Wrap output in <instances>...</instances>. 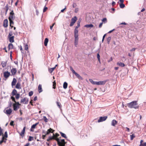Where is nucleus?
Here are the masks:
<instances>
[{
  "label": "nucleus",
  "mask_w": 146,
  "mask_h": 146,
  "mask_svg": "<svg viewBox=\"0 0 146 146\" xmlns=\"http://www.w3.org/2000/svg\"><path fill=\"white\" fill-rule=\"evenodd\" d=\"M106 82V81H100L99 82H96L95 84L97 85H103L105 84Z\"/></svg>",
  "instance_id": "nucleus-6"
},
{
  "label": "nucleus",
  "mask_w": 146,
  "mask_h": 146,
  "mask_svg": "<svg viewBox=\"0 0 146 146\" xmlns=\"http://www.w3.org/2000/svg\"><path fill=\"white\" fill-rule=\"evenodd\" d=\"M28 45L27 44H26L25 46V49L26 50H27L28 49Z\"/></svg>",
  "instance_id": "nucleus-52"
},
{
  "label": "nucleus",
  "mask_w": 146,
  "mask_h": 146,
  "mask_svg": "<svg viewBox=\"0 0 146 146\" xmlns=\"http://www.w3.org/2000/svg\"><path fill=\"white\" fill-rule=\"evenodd\" d=\"M17 93V91L15 89H14L13 90L11 94L13 95V96H15L16 95Z\"/></svg>",
  "instance_id": "nucleus-23"
},
{
  "label": "nucleus",
  "mask_w": 146,
  "mask_h": 146,
  "mask_svg": "<svg viewBox=\"0 0 146 146\" xmlns=\"http://www.w3.org/2000/svg\"><path fill=\"white\" fill-rule=\"evenodd\" d=\"M8 21L7 19H5L4 20L3 22V26L4 27L6 28L8 27Z\"/></svg>",
  "instance_id": "nucleus-9"
},
{
  "label": "nucleus",
  "mask_w": 146,
  "mask_h": 146,
  "mask_svg": "<svg viewBox=\"0 0 146 146\" xmlns=\"http://www.w3.org/2000/svg\"><path fill=\"white\" fill-rule=\"evenodd\" d=\"M56 104H57V106L59 107V108H60V104L58 102H56Z\"/></svg>",
  "instance_id": "nucleus-54"
},
{
  "label": "nucleus",
  "mask_w": 146,
  "mask_h": 146,
  "mask_svg": "<svg viewBox=\"0 0 146 146\" xmlns=\"http://www.w3.org/2000/svg\"><path fill=\"white\" fill-rule=\"evenodd\" d=\"M1 65L3 68H4L6 67L7 64V62L5 61H2L1 62Z\"/></svg>",
  "instance_id": "nucleus-25"
},
{
  "label": "nucleus",
  "mask_w": 146,
  "mask_h": 146,
  "mask_svg": "<svg viewBox=\"0 0 146 146\" xmlns=\"http://www.w3.org/2000/svg\"><path fill=\"white\" fill-rule=\"evenodd\" d=\"M127 24L125 23V22H122L121 23H120L119 24V25H127Z\"/></svg>",
  "instance_id": "nucleus-58"
},
{
  "label": "nucleus",
  "mask_w": 146,
  "mask_h": 146,
  "mask_svg": "<svg viewBox=\"0 0 146 146\" xmlns=\"http://www.w3.org/2000/svg\"><path fill=\"white\" fill-rule=\"evenodd\" d=\"M70 69L72 71V73L74 74L76 73V72H75V71L73 69L72 67H71L70 68Z\"/></svg>",
  "instance_id": "nucleus-48"
},
{
  "label": "nucleus",
  "mask_w": 146,
  "mask_h": 146,
  "mask_svg": "<svg viewBox=\"0 0 146 146\" xmlns=\"http://www.w3.org/2000/svg\"><path fill=\"white\" fill-rule=\"evenodd\" d=\"M48 41V39L47 38H46L44 41V45L45 46H46L47 43Z\"/></svg>",
  "instance_id": "nucleus-28"
},
{
  "label": "nucleus",
  "mask_w": 146,
  "mask_h": 146,
  "mask_svg": "<svg viewBox=\"0 0 146 146\" xmlns=\"http://www.w3.org/2000/svg\"><path fill=\"white\" fill-rule=\"evenodd\" d=\"M90 82L93 84H95L96 82L94 81L92 79H89Z\"/></svg>",
  "instance_id": "nucleus-40"
},
{
  "label": "nucleus",
  "mask_w": 146,
  "mask_h": 146,
  "mask_svg": "<svg viewBox=\"0 0 146 146\" xmlns=\"http://www.w3.org/2000/svg\"><path fill=\"white\" fill-rule=\"evenodd\" d=\"M107 118V116H105L104 117H101L98 120V122H100L105 121Z\"/></svg>",
  "instance_id": "nucleus-5"
},
{
  "label": "nucleus",
  "mask_w": 146,
  "mask_h": 146,
  "mask_svg": "<svg viewBox=\"0 0 146 146\" xmlns=\"http://www.w3.org/2000/svg\"><path fill=\"white\" fill-rule=\"evenodd\" d=\"M13 110L14 111L17 110L19 107V106H17L16 104H13Z\"/></svg>",
  "instance_id": "nucleus-13"
},
{
  "label": "nucleus",
  "mask_w": 146,
  "mask_h": 146,
  "mask_svg": "<svg viewBox=\"0 0 146 146\" xmlns=\"http://www.w3.org/2000/svg\"><path fill=\"white\" fill-rule=\"evenodd\" d=\"M33 94V92L32 91H31L29 93V96H32Z\"/></svg>",
  "instance_id": "nucleus-51"
},
{
  "label": "nucleus",
  "mask_w": 146,
  "mask_h": 146,
  "mask_svg": "<svg viewBox=\"0 0 146 146\" xmlns=\"http://www.w3.org/2000/svg\"><path fill=\"white\" fill-rule=\"evenodd\" d=\"M13 96L11 97V99L14 102H16L15 98Z\"/></svg>",
  "instance_id": "nucleus-45"
},
{
  "label": "nucleus",
  "mask_w": 146,
  "mask_h": 146,
  "mask_svg": "<svg viewBox=\"0 0 146 146\" xmlns=\"http://www.w3.org/2000/svg\"><path fill=\"white\" fill-rule=\"evenodd\" d=\"M8 47L9 50L10 49H13V44L11 43H9L8 45Z\"/></svg>",
  "instance_id": "nucleus-27"
},
{
  "label": "nucleus",
  "mask_w": 146,
  "mask_h": 146,
  "mask_svg": "<svg viewBox=\"0 0 146 146\" xmlns=\"http://www.w3.org/2000/svg\"><path fill=\"white\" fill-rule=\"evenodd\" d=\"M142 146H146V142L144 143Z\"/></svg>",
  "instance_id": "nucleus-64"
},
{
  "label": "nucleus",
  "mask_w": 146,
  "mask_h": 146,
  "mask_svg": "<svg viewBox=\"0 0 146 146\" xmlns=\"http://www.w3.org/2000/svg\"><path fill=\"white\" fill-rule=\"evenodd\" d=\"M135 136L134 134H133L130 135V139L132 140L135 137Z\"/></svg>",
  "instance_id": "nucleus-37"
},
{
  "label": "nucleus",
  "mask_w": 146,
  "mask_h": 146,
  "mask_svg": "<svg viewBox=\"0 0 146 146\" xmlns=\"http://www.w3.org/2000/svg\"><path fill=\"white\" fill-rule=\"evenodd\" d=\"M6 140L7 139L5 138L4 136H3L2 137V140L0 141V144L1 145L2 143L3 142L5 143L6 142Z\"/></svg>",
  "instance_id": "nucleus-16"
},
{
  "label": "nucleus",
  "mask_w": 146,
  "mask_h": 146,
  "mask_svg": "<svg viewBox=\"0 0 146 146\" xmlns=\"http://www.w3.org/2000/svg\"><path fill=\"white\" fill-rule=\"evenodd\" d=\"M120 7L121 8H123L125 7V5L123 4V3H121L119 4Z\"/></svg>",
  "instance_id": "nucleus-33"
},
{
  "label": "nucleus",
  "mask_w": 146,
  "mask_h": 146,
  "mask_svg": "<svg viewBox=\"0 0 146 146\" xmlns=\"http://www.w3.org/2000/svg\"><path fill=\"white\" fill-rule=\"evenodd\" d=\"M57 142L59 146H64L65 144L64 139H62L60 140L58 138H57L56 139Z\"/></svg>",
  "instance_id": "nucleus-2"
},
{
  "label": "nucleus",
  "mask_w": 146,
  "mask_h": 146,
  "mask_svg": "<svg viewBox=\"0 0 146 146\" xmlns=\"http://www.w3.org/2000/svg\"><path fill=\"white\" fill-rule=\"evenodd\" d=\"M14 121H12L10 123V125L11 126H13Z\"/></svg>",
  "instance_id": "nucleus-55"
},
{
  "label": "nucleus",
  "mask_w": 146,
  "mask_h": 146,
  "mask_svg": "<svg viewBox=\"0 0 146 146\" xmlns=\"http://www.w3.org/2000/svg\"><path fill=\"white\" fill-rule=\"evenodd\" d=\"M117 65L121 67H123L125 66V65L124 63L120 62H118L117 63Z\"/></svg>",
  "instance_id": "nucleus-17"
},
{
  "label": "nucleus",
  "mask_w": 146,
  "mask_h": 146,
  "mask_svg": "<svg viewBox=\"0 0 146 146\" xmlns=\"http://www.w3.org/2000/svg\"><path fill=\"white\" fill-rule=\"evenodd\" d=\"M74 45L77 46L78 43V37H74Z\"/></svg>",
  "instance_id": "nucleus-10"
},
{
  "label": "nucleus",
  "mask_w": 146,
  "mask_h": 146,
  "mask_svg": "<svg viewBox=\"0 0 146 146\" xmlns=\"http://www.w3.org/2000/svg\"><path fill=\"white\" fill-rule=\"evenodd\" d=\"M25 128H26L25 127H24L23 130H22V131H21V132L23 134H24L25 133Z\"/></svg>",
  "instance_id": "nucleus-49"
},
{
  "label": "nucleus",
  "mask_w": 146,
  "mask_h": 146,
  "mask_svg": "<svg viewBox=\"0 0 146 146\" xmlns=\"http://www.w3.org/2000/svg\"><path fill=\"white\" fill-rule=\"evenodd\" d=\"M12 112V110L11 109L9 108L6 110L5 113L8 115H10Z\"/></svg>",
  "instance_id": "nucleus-15"
},
{
  "label": "nucleus",
  "mask_w": 146,
  "mask_h": 146,
  "mask_svg": "<svg viewBox=\"0 0 146 146\" xmlns=\"http://www.w3.org/2000/svg\"><path fill=\"white\" fill-rule=\"evenodd\" d=\"M17 72V70L16 68H13L11 70V73L12 75L13 76Z\"/></svg>",
  "instance_id": "nucleus-8"
},
{
  "label": "nucleus",
  "mask_w": 146,
  "mask_h": 146,
  "mask_svg": "<svg viewBox=\"0 0 146 146\" xmlns=\"http://www.w3.org/2000/svg\"><path fill=\"white\" fill-rule=\"evenodd\" d=\"M78 8H76L75 9V12L76 13H77L78 12Z\"/></svg>",
  "instance_id": "nucleus-60"
},
{
  "label": "nucleus",
  "mask_w": 146,
  "mask_h": 146,
  "mask_svg": "<svg viewBox=\"0 0 146 146\" xmlns=\"http://www.w3.org/2000/svg\"><path fill=\"white\" fill-rule=\"evenodd\" d=\"M55 68V67H54L52 68H50L49 69V72L51 73L53 72Z\"/></svg>",
  "instance_id": "nucleus-35"
},
{
  "label": "nucleus",
  "mask_w": 146,
  "mask_h": 146,
  "mask_svg": "<svg viewBox=\"0 0 146 146\" xmlns=\"http://www.w3.org/2000/svg\"><path fill=\"white\" fill-rule=\"evenodd\" d=\"M3 129L1 128V127H0V136L2 134H3Z\"/></svg>",
  "instance_id": "nucleus-44"
},
{
  "label": "nucleus",
  "mask_w": 146,
  "mask_h": 146,
  "mask_svg": "<svg viewBox=\"0 0 146 146\" xmlns=\"http://www.w3.org/2000/svg\"><path fill=\"white\" fill-rule=\"evenodd\" d=\"M102 21L104 23H106L107 22V19L106 18H104L102 20Z\"/></svg>",
  "instance_id": "nucleus-39"
},
{
  "label": "nucleus",
  "mask_w": 146,
  "mask_h": 146,
  "mask_svg": "<svg viewBox=\"0 0 146 146\" xmlns=\"http://www.w3.org/2000/svg\"><path fill=\"white\" fill-rule=\"evenodd\" d=\"M54 131V130L52 129L51 128H50L47 130V131L49 133H53Z\"/></svg>",
  "instance_id": "nucleus-32"
},
{
  "label": "nucleus",
  "mask_w": 146,
  "mask_h": 146,
  "mask_svg": "<svg viewBox=\"0 0 146 146\" xmlns=\"http://www.w3.org/2000/svg\"><path fill=\"white\" fill-rule=\"evenodd\" d=\"M111 39V37L110 36L108 37L107 38V42L108 44H109L110 41Z\"/></svg>",
  "instance_id": "nucleus-38"
},
{
  "label": "nucleus",
  "mask_w": 146,
  "mask_h": 146,
  "mask_svg": "<svg viewBox=\"0 0 146 146\" xmlns=\"http://www.w3.org/2000/svg\"><path fill=\"white\" fill-rule=\"evenodd\" d=\"M143 141L142 140H141V141H140V144L139 145V146H142V145H143Z\"/></svg>",
  "instance_id": "nucleus-57"
},
{
  "label": "nucleus",
  "mask_w": 146,
  "mask_h": 146,
  "mask_svg": "<svg viewBox=\"0 0 146 146\" xmlns=\"http://www.w3.org/2000/svg\"><path fill=\"white\" fill-rule=\"evenodd\" d=\"M33 137L29 136L28 140L29 141H31L33 140Z\"/></svg>",
  "instance_id": "nucleus-43"
},
{
  "label": "nucleus",
  "mask_w": 146,
  "mask_h": 146,
  "mask_svg": "<svg viewBox=\"0 0 146 146\" xmlns=\"http://www.w3.org/2000/svg\"><path fill=\"white\" fill-rule=\"evenodd\" d=\"M117 122L115 119H113L112 120L111 123V125L115 126L117 124Z\"/></svg>",
  "instance_id": "nucleus-12"
},
{
  "label": "nucleus",
  "mask_w": 146,
  "mask_h": 146,
  "mask_svg": "<svg viewBox=\"0 0 146 146\" xmlns=\"http://www.w3.org/2000/svg\"><path fill=\"white\" fill-rule=\"evenodd\" d=\"M43 119L45 122H47L48 121V119L45 116L43 117Z\"/></svg>",
  "instance_id": "nucleus-41"
},
{
  "label": "nucleus",
  "mask_w": 146,
  "mask_h": 146,
  "mask_svg": "<svg viewBox=\"0 0 146 146\" xmlns=\"http://www.w3.org/2000/svg\"><path fill=\"white\" fill-rule=\"evenodd\" d=\"M68 86V84L66 82H64L63 84V87L64 89H66L67 88Z\"/></svg>",
  "instance_id": "nucleus-29"
},
{
  "label": "nucleus",
  "mask_w": 146,
  "mask_h": 146,
  "mask_svg": "<svg viewBox=\"0 0 146 146\" xmlns=\"http://www.w3.org/2000/svg\"><path fill=\"white\" fill-rule=\"evenodd\" d=\"M9 39V42L11 43H13L14 42V36H12L10 37H8Z\"/></svg>",
  "instance_id": "nucleus-18"
},
{
  "label": "nucleus",
  "mask_w": 146,
  "mask_h": 146,
  "mask_svg": "<svg viewBox=\"0 0 146 146\" xmlns=\"http://www.w3.org/2000/svg\"><path fill=\"white\" fill-rule=\"evenodd\" d=\"M15 98L17 99H18L20 97V95L19 93L15 95Z\"/></svg>",
  "instance_id": "nucleus-42"
},
{
  "label": "nucleus",
  "mask_w": 146,
  "mask_h": 146,
  "mask_svg": "<svg viewBox=\"0 0 146 146\" xmlns=\"http://www.w3.org/2000/svg\"><path fill=\"white\" fill-rule=\"evenodd\" d=\"M127 106L130 108H134L135 109L139 108V106L137 105V101H134L127 104Z\"/></svg>",
  "instance_id": "nucleus-1"
},
{
  "label": "nucleus",
  "mask_w": 146,
  "mask_h": 146,
  "mask_svg": "<svg viewBox=\"0 0 146 146\" xmlns=\"http://www.w3.org/2000/svg\"><path fill=\"white\" fill-rule=\"evenodd\" d=\"M75 75L79 79L81 80L82 79V78L76 72L75 74Z\"/></svg>",
  "instance_id": "nucleus-26"
},
{
  "label": "nucleus",
  "mask_w": 146,
  "mask_h": 146,
  "mask_svg": "<svg viewBox=\"0 0 146 146\" xmlns=\"http://www.w3.org/2000/svg\"><path fill=\"white\" fill-rule=\"evenodd\" d=\"M5 8H6V10H5V14H6L7 13V12L9 9V7L8 4H7L6 6L5 7Z\"/></svg>",
  "instance_id": "nucleus-36"
},
{
  "label": "nucleus",
  "mask_w": 146,
  "mask_h": 146,
  "mask_svg": "<svg viewBox=\"0 0 146 146\" xmlns=\"http://www.w3.org/2000/svg\"><path fill=\"white\" fill-rule=\"evenodd\" d=\"M17 82V79L16 78H13V81H12V83H11L12 86H13L15 85Z\"/></svg>",
  "instance_id": "nucleus-14"
},
{
  "label": "nucleus",
  "mask_w": 146,
  "mask_h": 146,
  "mask_svg": "<svg viewBox=\"0 0 146 146\" xmlns=\"http://www.w3.org/2000/svg\"><path fill=\"white\" fill-rule=\"evenodd\" d=\"M9 16L8 18L9 20H14L15 15L14 13L13 10L11 11L10 13Z\"/></svg>",
  "instance_id": "nucleus-3"
},
{
  "label": "nucleus",
  "mask_w": 146,
  "mask_h": 146,
  "mask_svg": "<svg viewBox=\"0 0 146 146\" xmlns=\"http://www.w3.org/2000/svg\"><path fill=\"white\" fill-rule=\"evenodd\" d=\"M97 57L99 61H100V55L99 53H98L97 54Z\"/></svg>",
  "instance_id": "nucleus-53"
},
{
  "label": "nucleus",
  "mask_w": 146,
  "mask_h": 146,
  "mask_svg": "<svg viewBox=\"0 0 146 146\" xmlns=\"http://www.w3.org/2000/svg\"><path fill=\"white\" fill-rule=\"evenodd\" d=\"M12 106V103L11 102H10L9 103V107H11Z\"/></svg>",
  "instance_id": "nucleus-61"
},
{
  "label": "nucleus",
  "mask_w": 146,
  "mask_h": 146,
  "mask_svg": "<svg viewBox=\"0 0 146 146\" xmlns=\"http://www.w3.org/2000/svg\"><path fill=\"white\" fill-rule=\"evenodd\" d=\"M39 123V122H37L35 124H33L31 127V129H34L35 128L36 126Z\"/></svg>",
  "instance_id": "nucleus-31"
},
{
  "label": "nucleus",
  "mask_w": 146,
  "mask_h": 146,
  "mask_svg": "<svg viewBox=\"0 0 146 146\" xmlns=\"http://www.w3.org/2000/svg\"><path fill=\"white\" fill-rule=\"evenodd\" d=\"M53 88L54 89H55V86L56 85V82H55V81H54L53 82Z\"/></svg>",
  "instance_id": "nucleus-46"
},
{
  "label": "nucleus",
  "mask_w": 146,
  "mask_h": 146,
  "mask_svg": "<svg viewBox=\"0 0 146 146\" xmlns=\"http://www.w3.org/2000/svg\"><path fill=\"white\" fill-rule=\"evenodd\" d=\"M15 87L16 88L18 89H20L21 88V84L19 82H17V84L16 85Z\"/></svg>",
  "instance_id": "nucleus-21"
},
{
  "label": "nucleus",
  "mask_w": 146,
  "mask_h": 146,
  "mask_svg": "<svg viewBox=\"0 0 146 146\" xmlns=\"http://www.w3.org/2000/svg\"><path fill=\"white\" fill-rule=\"evenodd\" d=\"M29 99L27 98H24L21 100L20 102L21 103L24 104H27L28 103Z\"/></svg>",
  "instance_id": "nucleus-4"
},
{
  "label": "nucleus",
  "mask_w": 146,
  "mask_h": 146,
  "mask_svg": "<svg viewBox=\"0 0 146 146\" xmlns=\"http://www.w3.org/2000/svg\"><path fill=\"white\" fill-rule=\"evenodd\" d=\"M84 27L87 28H91L94 27V25L92 24H90L85 25L84 26Z\"/></svg>",
  "instance_id": "nucleus-20"
},
{
  "label": "nucleus",
  "mask_w": 146,
  "mask_h": 146,
  "mask_svg": "<svg viewBox=\"0 0 146 146\" xmlns=\"http://www.w3.org/2000/svg\"><path fill=\"white\" fill-rule=\"evenodd\" d=\"M74 23L71 22L70 24V26L71 27L73 26L74 25Z\"/></svg>",
  "instance_id": "nucleus-62"
},
{
  "label": "nucleus",
  "mask_w": 146,
  "mask_h": 146,
  "mask_svg": "<svg viewBox=\"0 0 146 146\" xmlns=\"http://www.w3.org/2000/svg\"><path fill=\"white\" fill-rule=\"evenodd\" d=\"M10 73L8 71L5 72L3 73V76L4 77L7 78L10 75Z\"/></svg>",
  "instance_id": "nucleus-7"
},
{
  "label": "nucleus",
  "mask_w": 146,
  "mask_h": 146,
  "mask_svg": "<svg viewBox=\"0 0 146 146\" xmlns=\"http://www.w3.org/2000/svg\"><path fill=\"white\" fill-rule=\"evenodd\" d=\"M12 35H13L12 32L11 31H10L9 33L8 36V37H9L11 36Z\"/></svg>",
  "instance_id": "nucleus-47"
},
{
  "label": "nucleus",
  "mask_w": 146,
  "mask_h": 146,
  "mask_svg": "<svg viewBox=\"0 0 146 146\" xmlns=\"http://www.w3.org/2000/svg\"><path fill=\"white\" fill-rule=\"evenodd\" d=\"M80 21L78 20V21L77 22V26L75 27V29H77L79 27L80 25Z\"/></svg>",
  "instance_id": "nucleus-30"
},
{
  "label": "nucleus",
  "mask_w": 146,
  "mask_h": 146,
  "mask_svg": "<svg viewBox=\"0 0 146 146\" xmlns=\"http://www.w3.org/2000/svg\"><path fill=\"white\" fill-rule=\"evenodd\" d=\"M5 137L7 138V137L8 135H7V131H5Z\"/></svg>",
  "instance_id": "nucleus-56"
},
{
  "label": "nucleus",
  "mask_w": 146,
  "mask_h": 146,
  "mask_svg": "<svg viewBox=\"0 0 146 146\" xmlns=\"http://www.w3.org/2000/svg\"><path fill=\"white\" fill-rule=\"evenodd\" d=\"M38 92L39 93L41 92H42V86L41 84H39L38 87Z\"/></svg>",
  "instance_id": "nucleus-22"
},
{
  "label": "nucleus",
  "mask_w": 146,
  "mask_h": 146,
  "mask_svg": "<svg viewBox=\"0 0 146 146\" xmlns=\"http://www.w3.org/2000/svg\"><path fill=\"white\" fill-rule=\"evenodd\" d=\"M47 9L48 8L47 7H46V6H44L43 10V12H45L46 11Z\"/></svg>",
  "instance_id": "nucleus-50"
},
{
  "label": "nucleus",
  "mask_w": 146,
  "mask_h": 146,
  "mask_svg": "<svg viewBox=\"0 0 146 146\" xmlns=\"http://www.w3.org/2000/svg\"><path fill=\"white\" fill-rule=\"evenodd\" d=\"M77 20V17L76 16H75L72 19L71 22L75 23Z\"/></svg>",
  "instance_id": "nucleus-19"
},
{
  "label": "nucleus",
  "mask_w": 146,
  "mask_h": 146,
  "mask_svg": "<svg viewBox=\"0 0 146 146\" xmlns=\"http://www.w3.org/2000/svg\"><path fill=\"white\" fill-rule=\"evenodd\" d=\"M13 20H9L10 23V26L12 28L13 27V25L14 24V22L13 21Z\"/></svg>",
  "instance_id": "nucleus-24"
},
{
  "label": "nucleus",
  "mask_w": 146,
  "mask_h": 146,
  "mask_svg": "<svg viewBox=\"0 0 146 146\" xmlns=\"http://www.w3.org/2000/svg\"><path fill=\"white\" fill-rule=\"evenodd\" d=\"M15 104H16V105L18 106H19L21 105V104H19V102H15Z\"/></svg>",
  "instance_id": "nucleus-59"
},
{
  "label": "nucleus",
  "mask_w": 146,
  "mask_h": 146,
  "mask_svg": "<svg viewBox=\"0 0 146 146\" xmlns=\"http://www.w3.org/2000/svg\"><path fill=\"white\" fill-rule=\"evenodd\" d=\"M115 4V3L113 1L112 3V5L113 6Z\"/></svg>",
  "instance_id": "nucleus-63"
},
{
  "label": "nucleus",
  "mask_w": 146,
  "mask_h": 146,
  "mask_svg": "<svg viewBox=\"0 0 146 146\" xmlns=\"http://www.w3.org/2000/svg\"><path fill=\"white\" fill-rule=\"evenodd\" d=\"M60 134L61 136L62 137H64L65 138H67L66 136V135L64 133H63L62 132H60Z\"/></svg>",
  "instance_id": "nucleus-34"
},
{
  "label": "nucleus",
  "mask_w": 146,
  "mask_h": 146,
  "mask_svg": "<svg viewBox=\"0 0 146 146\" xmlns=\"http://www.w3.org/2000/svg\"><path fill=\"white\" fill-rule=\"evenodd\" d=\"M78 30L75 29L74 31V37H78Z\"/></svg>",
  "instance_id": "nucleus-11"
}]
</instances>
